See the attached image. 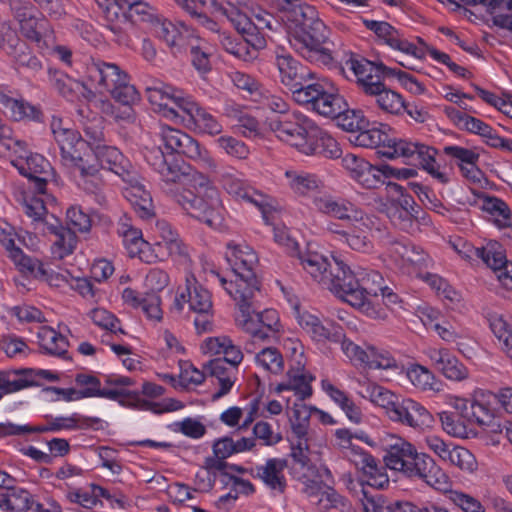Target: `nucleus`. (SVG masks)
Wrapping results in <instances>:
<instances>
[{"label": "nucleus", "mask_w": 512, "mask_h": 512, "mask_svg": "<svg viewBox=\"0 0 512 512\" xmlns=\"http://www.w3.org/2000/svg\"><path fill=\"white\" fill-rule=\"evenodd\" d=\"M166 195L185 213L211 228L217 229L224 222V208L218 191L203 176L200 181L182 170L175 162L166 160L157 172Z\"/></svg>", "instance_id": "nucleus-1"}, {"label": "nucleus", "mask_w": 512, "mask_h": 512, "mask_svg": "<svg viewBox=\"0 0 512 512\" xmlns=\"http://www.w3.org/2000/svg\"><path fill=\"white\" fill-rule=\"evenodd\" d=\"M266 124L277 138L305 155H321L336 159L342 154L337 141L300 112L267 118Z\"/></svg>", "instance_id": "nucleus-2"}, {"label": "nucleus", "mask_w": 512, "mask_h": 512, "mask_svg": "<svg viewBox=\"0 0 512 512\" xmlns=\"http://www.w3.org/2000/svg\"><path fill=\"white\" fill-rule=\"evenodd\" d=\"M291 46L303 58L311 63L329 66L333 62L332 50L329 47L330 30L318 17L312 6L295 8L290 21Z\"/></svg>", "instance_id": "nucleus-3"}, {"label": "nucleus", "mask_w": 512, "mask_h": 512, "mask_svg": "<svg viewBox=\"0 0 512 512\" xmlns=\"http://www.w3.org/2000/svg\"><path fill=\"white\" fill-rule=\"evenodd\" d=\"M381 128H364L358 132L356 143L361 147L376 148L377 154L388 159H402L403 163L415 167H422L433 175L443 178L437 172L438 165L435 159L436 150L427 145L397 139Z\"/></svg>", "instance_id": "nucleus-4"}, {"label": "nucleus", "mask_w": 512, "mask_h": 512, "mask_svg": "<svg viewBox=\"0 0 512 512\" xmlns=\"http://www.w3.org/2000/svg\"><path fill=\"white\" fill-rule=\"evenodd\" d=\"M385 466L412 480H422L435 490L448 493V476L425 453L401 437H392L385 448Z\"/></svg>", "instance_id": "nucleus-5"}, {"label": "nucleus", "mask_w": 512, "mask_h": 512, "mask_svg": "<svg viewBox=\"0 0 512 512\" xmlns=\"http://www.w3.org/2000/svg\"><path fill=\"white\" fill-rule=\"evenodd\" d=\"M274 64L279 71L281 83L291 91L296 103L306 109H320L322 104L328 103L331 94L325 91V87L329 82H311L315 73L296 60L284 47L278 46L274 50Z\"/></svg>", "instance_id": "nucleus-6"}, {"label": "nucleus", "mask_w": 512, "mask_h": 512, "mask_svg": "<svg viewBox=\"0 0 512 512\" xmlns=\"http://www.w3.org/2000/svg\"><path fill=\"white\" fill-rule=\"evenodd\" d=\"M346 66L353 72L357 85L367 95L373 96L378 107L387 114L400 115L405 109L403 97L388 89L384 80L394 77V68L376 64L362 56H352Z\"/></svg>", "instance_id": "nucleus-7"}, {"label": "nucleus", "mask_w": 512, "mask_h": 512, "mask_svg": "<svg viewBox=\"0 0 512 512\" xmlns=\"http://www.w3.org/2000/svg\"><path fill=\"white\" fill-rule=\"evenodd\" d=\"M261 296L260 287L253 293V299H247V312L239 311L240 316L236 321L238 326L249 334L250 339L245 342L244 350L246 353H255L256 344H271L277 340L280 331V320L278 312L274 309H265L259 311V297Z\"/></svg>", "instance_id": "nucleus-8"}, {"label": "nucleus", "mask_w": 512, "mask_h": 512, "mask_svg": "<svg viewBox=\"0 0 512 512\" xmlns=\"http://www.w3.org/2000/svg\"><path fill=\"white\" fill-rule=\"evenodd\" d=\"M225 257L234 276H237V282L230 285V290L233 289V292L237 294L240 288H245L246 293H249V289L260 287L255 273L259 261L258 256L249 245L230 242L227 244Z\"/></svg>", "instance_id": "nucleus-9"}, {"label": "nucleus", "mask_w": 512, "mask_h": 512, "mask_svg": "<svg viewBox=\"0 0 512 512\" xmlns=\"http://www.w3.org/2000/svg\"><path fill=\"white\" fill-rule=\"evenodd\" d=\"M325 91L331 94V97L328 98V103L322 104L320 109L310 107L308 110L326 118L337 119L338 125L348 132H359L370 126L363 111L359 109H349L345 98L331 83L327 84Z\"/></svg>", "instance_id": "nucleus-10"}, {"label": "nucleus", "mask_w": 512, "mask_h": 512, "mask_svg": "<svg viewBox=\"0 0 512 512\" xmlns=\"http://www.w3.org/2000/svg\"><path fill=\"white\" fill-rule=\"evenodd\" d=\"M244 6H246V0H226L225 3L213 1L215 10L232 23L250 50H255V53L258 54L260 49L265 48L266 39L261 30L244 13Z\"/></svg>", "instance_id": "nucleus-11"}, {"label": "nucleus", "mask_w": 512, "mask_h": 512, "mask_svg": "<svg viewBox=\"0 0 512 512\" xmlns=\"http://www.w3.org/2000/svg\"><path fill=\"white\" fill-rule=\"evenodd\" d=\"M314 207L323 214L339 220H353L366 229H373L376 218L365 214L355 204L347 199L336 198L330 194L316 195L312 199Z\"/></svg>", "instance_id": "nucleus-12"}, {"label": "nucleus", "mask_w": 512, "mask_h": 512, "mask_svg": "<svg viewBox=\"0 0 512 512\" xmlns=\"http://www.w3.org/2000/svg\"><path fill=\"white\" fill-rule=\"evenodd\" d=\"M341 344L343 353L353 362L364 364L372 369H390L397 366L395 358L385 349L365 343L360 346L349 339L343 333Z\"/></svg>", "instance_id": "nucleus-13"}, {"label": "nucleus", "mask_w": 512, "mask_h": 512, "mask_svg": "<svg viewBox=\"0 0 512 512\" xmlns=\"http://www.w3.org/2000/svg\"><path fill=\"white\" fill-rule=\"evenodd\" d=\"M36 378L58 381L59 375L44 369H11L0 371V400L3 395L39 385Z\"/></svg>", "instance_id": "nucleus-14"}, {"label": "nucleus", "mask_w": 512, "mask_h": 512, "mask_svg": "<svg viewBox=\"0 0 512 512\" xmlns=\"http://www.w3.org/2000/svg\"><path fill=\"white\" fill-rule=\"evenodd\" d=\"M158 136L166 149L171 152L183 154L195 160L206 161L210 158L205 148H202L194 138L181 130L162 125L159 127Z\"/></svg>", "instance_id": "nucleus-15"}, {"label": "nucleus", "mask_w": 512, "mask_h": 512, "mask_svg": "<svg viewBox=\"0 0 512 512\" xmlns=\"http://www.w3.org/2000/svg\"><path fill=\"white\" fill-rule=\"evenodd\" d=\"M146 93L151 104L163 110L166 117L176 121L181 115L184 103L187 102L189 98L182 90L160 82L147 87Z\"/></svg>", "instance_id": "nucleus-16"}, {"label": "nucleus", "mask_w": 512, "mask_h": 512, "mask_svg": "<svg viewBox=\"0 0 512 512\" xmlns=\"http://www.w3.org/2000/svg\"><path fill=\"white\" fill-rule=\"evenodd\" d=\"M11 162L21 175L28 178L35 193H46L47 183L52 175L48 160L40 154H30L26 159H12Z\"/></svg>", "instance_id": "nucleus-17"}, {"label": "nucleus", "mask_w": 512, "mask_h": 512, "mask_svg": "<svg viewBox=\"0 0 512 512\" xmlns=\"http://www.w3.org/2000/svg\"><path fill=\"white\" fill-rule=\"evenodd\" d=\"M388 417L393 422L421 430L432 421L431 414L420 403L410 398L398 400Z\"/></svg>", "instance_id": "nucleus-18"}, {"label": "nucleus", "mask_w": 512, "mask_h": 512, "mask_svg": "<svg viewBox=\"0 0 512 512\" xmlns=\"http://www.w3.org/2000/svg\"><path fill=\"white\" fill-rule=\"evenodd\" d=\"M97 2L102 9L104 25L114 35L113 40L120 45L128 46L130 38L127 29L130 27V23L127 6H120V4L108 0H98Z\"/></svg>", "instance_id": "nucleus-19"}, {"label": "nucleus", "mask_w": 512, "mask_h": 512, "mask_svg": "<svg viewBox=\"0 0 512 512\" xmlns=\"http://www.w3.org/2000/svg\"><path fill=\"white\" fill-rule=\"evenodd\" d=\"M93 153L102 168L112 171L122 180H135L136 167L115 146L105 142L101 146H96Z\"/></svg>", "instance_id": "nucleus-20"}, {"label": "nucleus", "mask_w": 512, "mask_h": 512, "mask_svg": "<svg viewBox=\"0 0 512 512\" xmlns=\"http://www.w3.org/2000/svg\"><path fill=\"white\" fill-rule=\"evenodd\" d=\"M364 25L370 31H373L380 39L391 48L414 58L423 56V48L417 46L405 39L398 30L385 21L364 20Z\"/></svg>", "instance_id": "nucleus-21"}, {"label": "nucleus", "mask_w": 512, "mask_h": 512, "mask_svg": "<svg viewBox=\"0 0 512 512\" xmlns=\"http://www.w3.org/2000/svg\"><path fill=\"white\" fill-rule=\"evenodd\" d=\"M117 233L123 239V244L131 257H139L140 260L151 263L157 255L149 254L150 245L143 239L140 229L133 226L131 219L126 215L119 219Z\"/></svg>", "instance_id": "nucleus-22"}, {"label": "nucleus", "mask_w": 512, "mask_h": 512, "mask_svg": "<svg viewBox=\"0 0 512 512\" xmlns=\"http://www.w3.org/2000/svg\"><path fill=\"white\" fill-rule=\"evenodd\" d=\"M357 274L342 261L333 258L329 274L323 283V288L328 289L349 303L350 294H354L357 284Z\"/></svg>", "instance_id": "nucleus-23"}, {"label": "nucleus", "mask_w": 512, "mask_h": 512, "mask_svg": "<svg viewBox=\"0 0 512 512\" xmlns=\"http://www.w3.org/2000/svg\"><path fill=\"white\" fill-rule=\"evenodd\" d=\"M87 75L89 80L96 84L100 93L110 92L128 77L118 65L102 60H92L87 66Z\"/></svg>", "instance_id": "nucleus-24"}, {"label": "nucleus", "mask_w": 512, "mask_h": 512, "mask_svg": "<svg viewBox=\"0 0 512 512\" xmlns=\"http://www.w3.org/2000/svg\"><path fill=\"white\" fill-rule=\"evenodd\" d=\"M473 421L472 399L460 395L450 396V435L460 438L468 437Z\"/></svg>", "instance_id": "nucleus-25"}, {"label": "nucleus", "mask_w": 512, "mask_h": 512, "mask_svg": "<svg viewBox=\"0 0 512 512\" xmlns=\"http://www.w3.org/2000/svg\"><path fill=\"white\" fill-rule=\"evenodd\" d=\"M50 129L55 141L59 145L62 161L65 159H79V150L84 147L81 134L72 128L64 126L63 120L57 116L52 117Z\"/></svg>", "instance_id": "nucleus-26"}, {"label": "nucleus", "mask_w": 512, "mask_h": 512, "mask_svg": "<svg viewBox=\"0 0 512 512\" xmlns=\"http://www.w3.org/2000/svg\"><path fill=\"white\" fill-rule=\"evenodd\" d=\"M180 121L193 124L194 130L208 135H218L222 132V125L206 109L200 107L189 97L179 117Z\"/></svg>", "instance_id": "nucleus-27"}, {"label": "nucleus", "mask_w": 512, "mask_h": 512, "mask_svg": "<svg viewBox=\"0 0 512 512\" xmlns=\"http://www.w3.org/2000/svg\"><path fill=\"white\" fill-rule=\"evenodd\" d=\"M129 186L124 190V197L130 202L135 213L144 220L155 216V207L150 191L142 183V177L138 170L135 180H123Z\"/></svg>", "instance_id": "nucleus-28"}, {"label": "nucleus", "mask_w": 512, "mask_h": 512, "mask_svg": "<svg viewBox=\"0 0 512 512\" xmlns=\"http://www.w3.org/2000/svg\"><path fill=\"white\" fill-rule=\"evenodd\" d=\"M47 423L45 425H35V433L58 432L60 430H84V429H100L102 420L97 417H86L78 413L70 416L51 417L46 416Z\"/></svg>", "instance_id": "nucleus-29"}, {"label": "nucleus", "mask_w": 512, "mask_h": 512, "mask_svg": "<svg viewBox=\"0 0 512 512\" xmlns=\"http://www.w3.org/2000/svg\"><path fill=\"white\" fill-rule=\"evenodd\" d=\"M225 190L237 199L245 200L254 204L262 212L265 220H268V214L272 211V205L269 203V197L256 190L245 181L227 177L223 181Z\"/></svg>", "instance_id": "nucleus-30"}, {"label": "nucleus", "mask_w": 512, "mask_h": 512, "mask_svg": "<svg viewBox=\"0 0 512 512\" xmlns=\"http://www.w3.org/2000/svg\"><path fill=\"white\" fill-rule=\"evenodd\" d=\"M48 82L54 90L69 101L80 98L89 99L92 96V91L83 82L55 68L48 69Z\"/></svg>", "instance_id": "nucleus-31"}, {"label": "nucleus", "mask_w": 512, "mask_h": 512, "mask_svg": "<svg viewBox=\"0 0 512 512\" xmlns=\"http://www.w3.org/2000/svg\"><path fill=\"white\" fill-rule=\"evenodd\" d=\"M9 93L5 87L0 86V105L14 121H44V114L39 106L23 99H15Z\"/></svg>", "instance_id": "nucleus-32"}, {"label": "nucleus", "mask_w": 512, "mask_h": 512, "mask_svg": "<svg viewBox=\"0 0 512 512\" xmlns=\"http://www.w3.org/2000/svg\"><path fill=\"white\" fill-rule=\"evenodd\" d=\"M356 279L354 294H350L349 298V304L354 307H364L366 300L378 296L384 289L383 278L377 271L362 270L357 273Z\"/></svg>", "instance_id": "nucleus-33"}, {"label": "nucleus", "mask_w": 512, "mask_h": 512, "mask_svg": "<svg viewBox=\"0 0 512 512\" xmlns=\"http://www.w3.org/2000/svg\"><path fill=\"white\" fill-rule=\"evenodd\" d=\"M300 326L318 342L338 343L343 339V328L333 322L323 325L316 316L303 313L298 317Z\"/></svg>", "instance_id": "nucleus-34"}, {"label": "nucleus", "mask_w": 512, "mask_h": 512, "mask_svg": "<svg viewBox=\"0 0 512 512\" xmlns=\"http://www.w3.org/2000/svg\"><path fill=\"white\" fill-rule=\"evenodd\" d=\"M204 370L208 376L218 380L220 388L212 395V400L216 401L227 395L237 380L239 369L225 363V360L212 359L204 364Z\"/></svg>", "instance_id": "nucleus-35"}, {"label": "nucleus", "mask_w": 512, "mask_h": 512, "mask_svg": "<svg viewBox=\"0 0 512 512\" xmlns=\"http://www.w3.org/2000/svg\"><path fill=\"white\" fill-rule=\"evenodd\" d=\"M181 27H177L174 23L168 20L156 19L154 22V31L158 38L163 40L173 49L180 50L185 48L186 43L192 36V32L184 24H180Z\"/></svg>", "instance_id": "nucleus-36"}, {"label": "nucleus", "mask_w": 512, "mask_h": 512, "mask_svg": "<svg viewBox=\"0 0 512 512\" xmlns=\"http://www.w3.org/2000/svg\"><path fill=\"white\" fill-rule=\"evenodd\" d=\"M298 260L303 270L309 274L315 282L323 286L326 276L329 274L333 259L329 260L318 252L306 251L299 253Z\"/></svg>", "instance_id": "nucleus-37"}, {"label": "nucleus", "mask_w": 512, "mask_h": 512, "mask_svg": "<svg viewBox=\"0 0 512 512\" xmlns=\"http://www.w3.org/2000/svg\"><path fill=\"white\" fill-rule=\"evenodd\" d=\"M286 376V380L277 385V392L293 391L300 401H304L312 395L310 382L313 377L305 374L303 369H290Z\"/></svg>", "instance_id": "nucleus-38"}, {"label": "nucleus", "mask_w": 512, "mask_h": 512, "mask_svg": "<svg viewBox=\"0 0 512 512\" xmlns=\"http://www.w3.org/2000/svg\"><path fill=\"white\" fill-rule=\"evenodd\" d=\"M19 25L22 34L35 42L40 49L48 47L46 39L50 37V31L45 18H38L36 14H32L23 21H19Z\"/></svg>", "instance_id": "nucleus-39"}, {"label": "nucleus", "mask_w": 512, "mask_h": 512, "mask_svg": "<svg viewBox=\"0 0 512 512\" xmlns=\"http://www.w3.org/2000/svg\"><path fill=\"white\" fill-rule=\"evenodd\" d=\"M38 344L44 353L63 357L67 353L68 341L51 327H41L37 333Z\"/></svg>", "instance_id": "nucleus-40"}, {"label": "nucleus", "mask_w": 512, "mask_h": 512, "mask_svg": "<svg viewBox=\"0 0 512 512\" xmlns=\"http://www.w3.org/2000/svg\"><path fill=\"white\" fill-rule=\"evenodd\" d=\"M286 461L281 459H268L264 466L257 467V475L272 489H278L283 492L285 488V479L283 470Z\"/></svg>", "instance_id": "nucleus-41"}, {"label": "nucleus", "mask_w": 512, "mask_h": 512, "mask_svg": "<svg viewBox=\"0 0 512 512\" xmlns=\"http://www.w3.org/2000/svg\"><path fill=\"white\" fill-rule=\"evenodd\" d=\"M266 345L262 343L256 344L255 362L265 371L279 374L284 369L283 356L277 348Z\"/></svg>", "instance_id": "nucleus-42"}, {"label": "nucleus", "mask_w": 512, "mask_h": 512, "mask_svg": "<svg viewBox=\"0 0 512 512\" xmlns=\"http://www.w3.org/2000/svg\"><path fill=\"white\" fill-rule=\"evenodd\" d=\"M255 445V438L242 437L234 441L231 437L225 436L215 440L212 448L215 456L227 459L234 454L249 451Z\"/></svg>", "instance_id": "nucleus-43"}, {"label": "nucleus", "mask_w": 512, "mask_h": 512, "mask_svg": "<svg viewBox=\"0 0 512 512\" xmlns=\"http://www.w3.org/2000/svg\"><path fill=\"white\" fill-rule=\"evenodd\" d=\"M186 292L190 311L197 313L213 309L210 292L199 285L194 277L186 279Z\"/></svg>", "instance_id": "nucleus-44"}, {"label": "nucleus", "mask_w": 512, "mask_h": 512, "mask_svg": "<svg viewBox=\"0 0 512 512\" xmlns=\"http://www.w3.org/2000/svg\"><path fill=\"white\" fill-rule=\"evenodd\" d=\"M52 218L54 220V223L46 222V232L54 234L57 237V239L54 242V245L61 250V252L59 253L60 257L71 254L75 249L77 243L75 231L69 227H64L63 225H61L57 218Z\"/></svg>", "instance_id": "nucleus-45"}, {"label": "nucleus", "mask_w": 512, "mask_h": 512, "mask_svg": "<svg viewBox=\"0 0 512 512\" xmlns=\"http://www.w3.org/2000/svg\"><path fill=\"white\" fill-rule=\"evenodd\" d=\"M34 504L33 496L26 489L14 487L0 495V508L13 512H27Z\"/></svg>", "instance_id": "nucleus-46"}, {"label": "nucleus", "mask_w": 512, "mask_h": 512, "mask_svg": "<svg viewBox=\"0 0 512 512\" xmlns=\"http://www.w3.org/2000/svg\"><path fill=\"white\" fill-rule=\"evenodd\" d=\"M285 176L289 180L290 188L301 196L309 195L323 187V182L314 174L286 171Z\"/></svg>", "instance_id": "nucleus-47"}, {"label": "nucleus", "mask_w": 512, "mask_h": 512, "mask_svg": "<svg viewBox=\"0 0 512 512\" xmlns=\"http://www.w3.org/2000/svg\"><path fill=\"white\" fill-rule=\"evenodd\" d=\"M482 210L496 226L504 228L511 223V212L507 204L501 199L487 197L482 201Z\"/></svg>", "instance_id": "nucleus-48"}, {"label": "nucleus", "mask_w": 512, "mask_h": 512, "mask_svg": "<svg viewBox=\"0 0 512 512\" xmlns=\"http://www.w3.org/2000/svg\"><path fill=\"white\" fill-rule=\"evenodd\" d=\"M23 212L32 219V222L35 224V229L41 227V231L46 233L45 228L47 227L46 222H49L46 219L47 216V208L44 204L43 198L27 194L23 197L22 202Z\"/></svg>", "instance_id": "nucleus-49"}, {"label": "nucleus", "mask_w": 512, "mask_h": 512, "mask_svg": "<svg viewBox=\"0 0 512 512\" xmlns=\"http://www.w3.org/2000/svg\"><path fill=\"white\" fill-rule=\"evenodd\" d=\"M488 322L490 330L499 341L502 350L507 355H512V326L503 315L498 313H491Z\"/></svg>", "instance_id": "nucleus-50"}, {"label": "nucleus", "mask_w": 512, "mask_h": 512, "mask_svg": "<svg viewBox=\"0 0 512 512\" xmlns=\"http://www.w3.org/2000/svg\"><path fill=\"white\" fill-rule=\"evenodd\" d=\"M496 396L490 392L477 391L472 399L474 405V421L481 425L489 424L495 415L493 408Z\"/></svg>", "instance_id": "nucleus-51"}, {"label": "nucleus", "mask_w": 512, "mask_h": 512, "mask_svg": "<svg viewBox=\"0 0 512 512\" xmlns=\"http://www.w3.org/2000/svg\"><path fill=\"white\" fill-rule=\"evenodd\" d=\"M394 171L395 168L389 165L376 167L368 162L367 167L356 174L354 180L366 189H375L383 183L382 176L389 177V175H393Z\"/></svg>", "instance_id": "nucleus-52"}, {"label": "nucleus", "mask_w": 512, "mask_h": 512, "mask_svg": "<svg viewBox=\"0 0 512 512\" xmlns=\"http://www.w3.org/2000/svg\"><path fill=\"white\" fill-rule=\"evenodd\" d=\"M477 255L492 270L499 269L508 259L503 246L495 241L489 240L481 249H477Z\"/></svg>", "instance_id": "nucleus-53"}, {"label": "nucleus", "mask_w": 512, "mask_h": 512, "mask_svg": "<svg viewBox=\"0 0 512 512\" xmlns=\"http://www.w3.org/2000/svg\"><path fill=\"white\" fill-rule=\"evenodd\" d=\"M364 397L369 398L372 403L384 408L387 415L399 400L393 392L375 383H369L366 386Z\"/></svg>", "instance_id": "nucleus-54"}, {"label": "nucleus", "mask_w": 512, "mask_h": 512, "mask_svg": "<svg viewBox=\"0 0 512 512\" xmlns=\"http://www.w3.org/2000/svg\"><path fill=\"white\" fill-rule=\"evenodd\" d=\"M83 133L84 146L88 145L92 151L96 149V146H101L106 142L101 117H93L85 121L83 123Z\"/></svg>", "instance_id": "nucleus-55"}, {"label": "nucleus", "mask_w": 512, "mask_h": 512, "mask_svg": "<svg viewBox=\"0 0 512 512\" xmlns=\"http://www.w3.org/2000/svg\"><path fill=\"white\" fill-rule=\"evenodd\" d=\"M431 259L419 246L413 245L406 255L403 266L407 268L410 275L418 276L419 271L428 269Z\"/></svg>", "instance_id": "nucleus-56"}, {"label": "nucleus", "mask_w": 512, "mask_h": 512, "mask_svg": "<svg viewBox=\"0 0 512 512\" xmlns=\"http://www.w3.org/2000/svg\"><path fill=\"white\" fill-rule=\"evenodd\" d=\"M10 56L19 66L25 67L32 72H38L43 67L41 60L32 53L24 41L17 45L15 52H12Z\"/></svg>", "instance_id": "nucleus-57"}, {"label": "nucleus", "mask_w": 512, "mask_h": 512, "mask_svg": "<svg viewBox=\"0 0 512 512\" xmlns=\"http://www.w3.org/2000/svg\"><path fill=\"white\" fill-rule=\"evenodd\" d=\"M406 375L410 382L417 388L422 390H438L434 382L433 374L421 365H411L407 369Z\"/></svg>", "instance_id": "nucleus-58"}, {"label": "nucleus", "mask_w": 512, "mask_h": 512, "mask_svg": "<svg viewBox=\"0 0 512 512\" xmlns=\"http://www.w3.org/2000/svg\"><path fill=\"white\" fill-rule=\"evenodd\" d=\"M127 15L130 27L136 22H151L154 24L156 20L155 9L140 0L133 1L131 5L127 6Z\"/></svg>", "instance_id": "nucleus-59"}, {"label": "nucleus", "mask_w": 512, "mask_h": 512, "mask_svg": "<svg viewBox=\"0 0 512 512\" xmlns=\"http://www.w3.org/2000/svg\"><path fill=\"white\" fill-rule=\"evenodd\" d=\"M420 313V319L423 325L427 329L437 332L442 339H446L445 334L447 333V329L443 326V324H446L445 316L439 310L432 307L423 308Z\"/></svg>", "instance_id": "nucleus-60"}, {"label": "nucleus", "mask_w": 512, "mask_h": 512, "mask_svg": "<svg viewBox=\"0 0 512 512\" xmlns=\"http://www.w3.org/2000/svg\"><path fill=\"white\" fill-rule=\"evenodd\" d=\"M221 44L226 52L245 62H249L257 58L255 50H250L248 44L245 43L244 40L238 41L231 36H223Z\"/></svg>", "instance_id": "nucleus-61"}, {"label": "nucleus", "mask_w": 512, "mask_h": 512, "mask_svg": "<svg viewBox=\"0 0 512 512\" xmlns=\"http://www.w3.org/2000/svg\"><path fill=\"white\" fill-rule=\"evenodd\" d=\"M450 463L469 474L474 473L478 468L474 455L463 447H454L450 450Z\"/></svg>", "instance_id": "nucleus-62"}, {"label": "nucleus", "mask_w": 512, "mask_h": 512, "mask_svg": "<svg viewBox=\"0 0 512 512\" xmlns=\"http://www.w3.org/2000/svg\"><path fill=\"white\" fill-rule=\"evenodd\" d=\"M119 84L109 92L115 101L122 105L132 106L140 100V95L135 86L130 84L129 76L126 81Z\"/></svg>", "instance_id": "nucleus-63"}, {"label": "nucleus", "mask_w": 512, "mask_h": 512, "mask_svg": "<svg viewBox=\"0 0 512 512\" xmlns=\"http://www.w3.org/2000/svg\"><path fill=\"white\" fill-rule=\"evenodd\" d=\"M317 504L321 510L347 511L350 507L348 500L331 487L320 494Z\"/></svg>", "instance_id": "nucleus-64"}]
</instances>
